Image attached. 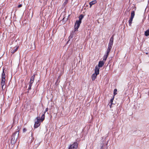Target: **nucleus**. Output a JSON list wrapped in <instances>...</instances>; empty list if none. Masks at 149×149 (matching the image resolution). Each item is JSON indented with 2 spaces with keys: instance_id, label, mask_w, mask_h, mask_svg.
I'll return each mask as SVG.
<instances>
[{
  "instance_id": "1",
  "label": "nucleus",
  "mask_w": 149,
  "mask_h": 149,
  "mask_svg": "<svg viewBox=\"0 0 149 149\" xmlns=\"http://www.w3.org/2000/svg\"><path fill=\"white\" fill-rule=\"evenodd\" d=\"M19 131H17L13 134L11 139V144H14L16 142L19 134Z\"/></svg>"
},
{
  "instance_id": "2",
  "label": "nucleus",
  "mask_w": 149,
  "mask_h": 149,
  "mask_svg": "<svg viewBox=\"0 0 149 149\" xmlns=\"http://www.w3.org/2000/svg\"><path fill=\"white\" fill-rule=\"evenodd\" d=\"M5 77L6 74L4 72V69H3V72L1 75V85L2 89L3 90V87L5 84Z\"/></svg>"
},
{
  "instance_id": "3",
  "label": "nucleus",
  "mask_w": 149,
  "mask_h": 149,
  "mask_svg": "<svg viewBox=\"0 0 149 149\" xmlns=\"http://www.w3.org/2000/svg\"><path fill=\"white\" fill-rule=\"evenodd\" d=\"M97 149H107V145L105 144L104 143H100Z\"/></svg>"
},
{
  "instance_id": "4",
  "label": "nucleus",
  "mask_w": 149,
  "mask_h": 149,
  "mask_svg": "<svg viewBox=\"0 0 149 149\" xmlns=\"http://www.w3.org/2000/svg\"><path fill=\"white\" fill-rule=\"evenodd\" d=\"M40 117H37L36 119V121H35L34 124V127L35 128L38 127L40 125Z\"/></svg>"
},
{
  "instance_id": "5",
  "label": "nucleus",
  "mask_w": 149,
  "mask_h": 149,
  "mask_svg": "<svg viewBox=\"0 0 149 149\" xmlns=\"http://www.w3.org/2000/svg\"><path fill=\"white\" fill-rule=\"evenodd\" d=\"M35 77V75L34 74L33 76H32L30 80V81L29 83V87L28 90H29L31 88V87L32 85V84L33 83Z\"/></svg>"
},
{
  "instance_id": "6",
  "label": "nucleus",
  "mask_w": 149,
  "mask_h": 149,
  "mask_svg": "<svg viewBox=\"0 0 149 149\" xmlns=\"http://www.w3.org/2000/svg\"><path fill=\"white\" fill-rule=\"evenodd\" d=\"M78 143L77 142H74L69 147L68 149H77Z\"/></svg>"
},
{
  "instance_id": "7",
  "label": "nucleus",
  "mask_w": 149,
  "mask_h": 149,
  "mask_svg": "<svg viewBox=\"0 0 149 149\" xmlns=\"http://www.w3.org/2000/svg\"><path fill=\"white\" fill-rule=\"evenodd\" d=\"M81 23L80 21H76L74 25V30L75 31H78V29Z\"/></svg>"
},
{
  "instance_id": "8",
  "label": "nucleus",
  "mask_w": 149,
  "mask_h": 149,
  "mask_svg": "<svg viewBox=\"0 0 149 149\" xmlns=\"http://www.w3.org/2000/svg\"><path fill=\"white\" fill-rule=\"evenodd\" d=\"M113 39L114 38L113 36L111 37L110 39L108 46L112 47L113 43Z\"/></svg>"
},
{
  "instance_id": "9",
  "label": "nucleus",
  "mask_w": 149,
  "mask_h": 149,
  "mask_svg": "<svg viewBox=\"0 0 149 149\" xmlns=\"http://www.w3.org/2000/svg\"><path fill=\"white\" fill-rule=\"evenodd\" d=\"M99 69L100 68L99 67H97V66H96L95 69V73L94 74L97 75L99 73Z\"/></svg>"
},
{
  "instance_id": "10",
  "label": "nucleus",
  "mask_w": 149,
  "mask_h": 149,
  "mask_svg": "<svg viewBox=\"0 0 149 149\" xmlns=\"http://www.w3.org/2000/svg\"><path fill=\"white\" fill-rule=\"evenodd\" d=\"M19 48V47L18 46H17L14 47L11 50V53L12 54L14 53L15 52H16L18 49Z\"/></svg>"
},
{
  "instance_id": "11",
  "label": "nucleus",
  "mask_w": 149,
  "mask_h": 149,
  "mask_svg": "<svg viewBox=\"0 0 149 149\" xmlns=\"http://www.w3.org/2000/svg\"><path fill=\"white\" fill-rule=\"evenodd\" d=\"M76 31H75V30L74 31H72V32L71 33L69 37V40H70V39L72 38H73L75 32ZM69 40H69L68 41H69Z\"/></svg>"
},
{
  "instance_id": "12",
  "label": "nucleus",
  "mask_w": 149,
  "mask_h": 149,
  "mask_svg": "<svg viewBox=\"0 0 149 149\" xmlns=\"http://www.w3.org/2000/svg\"><path fill=\"white\" fill-rule=\"evenodd\" d=\"M104 62L103 61H100L99 62L98 66H97V67H99V68L100 67H102L104 65Z\"/></svg>"
},
{
  "instance_id": "13",
  "label": "nucleus",
  "mask_w": 149,
  "mask_h": 149,
  "mask_svg": "<svg viewBox=\"0 0 149 149\" xmlns=\"http://www.w3.org/2000/svg\"><path fill=\"white\" fill-rule=\"evenodd\" d=\"M97 3V1L96 0H94L89 3V5L90 6V7L91 8L92 5L94 4Z\"/></svg>"
},
{
  "instance_id": "14",
  "label": "nucleus",
  "mask_w": 149,
  "mask_h": 149,
  "mask_svg": "<svg viewBox=\"0 0 149 149\" xmlns=\"http://www.w3.org/2000/svg\"><path fill=\"white\" fill-rule=\"evenodd\" d=\"M97 75L95 74H93L92 76V81H94L96 78Z\"/></svg>"
},
{
  "instance_id": "15",
  "label": "nucleus",
  "mask_w": 149,
  "mask_h": 149,
  "mask_svg": "<svg viewBox=\"0 0 149 149\" xmlns=\"http://www.w3.org/2000/svg\"><path fill=\"white\" fill-rule=\"evenodd\" d=\"M112 47L108 46V49L107 50L106 54H109V53L110 52Z\"/></svg>"
},
{
  "instance_id": "16",
  "label": "nucleus",
  "mask_w": 149,
  "mask_h": 149,
  "mask_svg": "<svg viewBox=\"0 0 149 149\" xmlns=\"http://www.w3.org/2000/svg\"><path fill=\"white\" fill-rule=\"evenodd\" d=\"M84 17V16L83 15H80L79 17V20H77V21H80V22H81V20L82 19H83V18Z\"/></svg>"
},
{
  "instance_id": "17",
  "label": "nucleus",
  "mask_w": 149,
  "mask_h": 149,
  "mask_svg": "<svg viewBox=\"0 0 149 149\" xmlns=\"http://www.w3.org/2000/svg\"><path fill=\"white\" fill-rule=\"evenodd\" d=\"M135 15V12L134 11H132L131 13V17L130 18L133 19Z\"/></svg>"
},
{
  "instance_id": "18",
  "label": "nucleus",
  "mask_w": 149,
  "mask_h": 149,
  "mask_svg": "<svg viewBox=\"0 0 149 149\" xmlns=\"http://www.w3.org/2000/svg\"><path fill=\"white\" fill-rule=\"evenodd\" d=\"M144 35L146 36H149V29L145 32Z\"/></svg>"
},
{
  "instance_id": "19",
  "label": "nucleus",
  "mask_w": 149,
  "mask_h": 149,
  "mask_svg": "<svg viewBox=\"0 0 149 149\" xmlns=\"http://www.w3.org/2000/svg\"><path fill=\"white\" fill-rule=\"evenodd\" d=\"M45 113H44L41 116V118L40 119V120H41L42 122L43 120L45 119Z\"/></svg>"
},
{
  "instance_id": "20",
  "label": "nucleus",
  "mask_w": 149,
  "mask_h": 149,
  "mask_svg": "<svg viewBox=\"0 0 149 149\" xmlns=\"http://www.w3.org/2000/svg\"><path fill=\"white\" fill-rule=\"evenodd\" d=\"M108 55V54H106L104 55L103 57V61H105L106 60Z\"/></svg>"
},
{
  "instance_id": "21",
  "label": "nucleus",
  "mask_w": 149,
  "mask_h": 149,
  "mask_svg": "<svg viewBox=\"0 0 149 149\" xmlns=\"http://www.w3.org/2000/svg\"><path fill=\"white\" fill-rule=\"evenodd\" d=\"M133 19H131V18H130L129 20V25L130 26H131V24L132 23V21Z\"/></svg>"
},
{
  "instance_id": "22",
  "label": "nucleus",
  "mask_w": 149,
  "mask_h": 149,
  "mask_svg": "<svg viewBox=\"0 0 149 149\" xmlns=\"http://www.w3.org/2000/svg\"><path fill=\"white\" fill-rule=\"evenodd\" d=\"M114 97H113V98L111 99V100H110L111 104L109 105V106L110 107V108L111 107V105H112L113 104V100H114Z\"/></svg>"
},
{
  "instance_id": "23",
  "label": "nucleus",
  "mask_w": 149,
  "mask_h": 149,
  "mask_svg": "<svg viewBox=\"0 0 149 149\" xmlns=\"http://www.w3.org/2000/svg\"><path fill=\"white\" fill-rule=\"evenodd\" d=\"M117 91V90L115 89L114 90L113 95H115L117 94L116 92Z\"/></svg>"
},
{
  "instance_id": "24",
  "label": "nucleus",
  "mask_w": 149,
  "mask_h": 149,
  "mask_svg": "<svg viewBox=\"0 0 149 149\" xmlns=\"http://www.w3.org/2000/svg\"><path fill=\"white\" fill-rule=\"evenodd\" d=\"M68 3V0H65V2H64L63 4L64 5Z\"/></svg>"
},
{
  "instance_id": "25",
  "label": "nucleus",
  "mask_w": 149,
  "mask_h": 149,
  "mask_svg": "<svg viewBox=\"0 0 149 149\" xmlns=\"http://www.w3.org/2000/svg\"><path fill=\"white\" fill-rule=\"evenodd\" d=\"M26 131V128H24L23 130V132H25Z\"/></svg>"
},
{
  "instance_id": "26",
  "label": "nucleus",
  "mask_w": 149,
  "mask_h": 149,
  "mask_svg": "<svg viewBox=\"0 0 149 149\" xmlns=\"http://www.w3.org/2000/svg\"><path fill=\"white\" fill-rule=\"evenodd\" d=\"M48 110V108H47L46 109H45V111L44 113H45Z\"/></svg>"
},
{
  "instance_id": "27",
  "label": "nucleus",
  "mask_w": 149,
  "mask_h": 149,
  "mask_svg": "<svg viewBox=\"0 0 149 149\" xmlns=\"http://www.w3.org/2000/svg\"><path fill=\"white\" fill-rule=\"evenodd\" d=\"M22 5L21 4H19L18 6V8H20L22 6Z\"/></svg>"
}]
</instances>
